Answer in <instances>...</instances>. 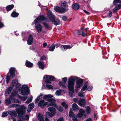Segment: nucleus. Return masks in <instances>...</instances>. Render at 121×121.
I'll list each match as a JSON object with an SVG mask.
<instances>
[{"label": "nucleus", "mask_w": 121, "mask_h": 121, "mask_svg": "<svg viewBox=\"0 0 121 121\" xmlns=\"http://www.w3.org/2000/svg\"><path fill=\"white\" fill-rule=\"evenodd\" d=\"M53 97V96L51 95H44L43 98L44 99H47V101L50 103L49 104L48 102H44V100H41L39 102L38 105L42 108H43L44 106L48 105V106H54L55 108H57L56 104L55 103V100L53 99L50 98Z\"/></svg>", "instance_id": "1"}, {"label": "nucleus", "mask_w": 121, "mask_h": 121, "mask_svg": "<svg viewBox=\"0 0 121 121\" xmlns=\"http://www.w3.org/2000/svg\"><path fill=\"white\" fill-rule=\"evenodd\" d=\"M26 108L24 106L21 105L20 108L16 109V111L18 114L17 121H23L24 120L25 117L23 115L25 113Z\"/></svg>", "instance_id": "2"}, {"label": "nucleus", "mask_w": 121, "mask_h": 121, "mask_svg": "<svg viewBox=\"0 0 121 121\" xmlns=\"http://www.w3.org/2000/svg\"><path fill=\"white\" fill-rule=\"evenodd\" d=\"M74 81L75 78L73 77H71L69 79L68 87L70 91L69 92V95L71 97L73 96V86L74 84Z\"/></svg>", "instance_id": "3"}, {"label": "nucleus", "mask_w": 121, "mask_h": 121, "mask_svg": "<svg viewBox=\"0 0 121 121\" xmlns=\"http://www.w3.org/2000/svg\"><path fill=\"white\" fill-rule=\"evenodd\" d=\"M48 16L50 19V20L53 22L54 24L56 25L59 23V21L58 19H55V17L53 15L52 12L50 10L48 11L47 13Z\"/></svg>", "instance_id": "4"}, {"label": "nucleus", "mask_w": 121, "mask_h": 121, "mask_svg": "<svg viewBox=\"0 0 121 121\" xmlns=\"http://www.w3.org/2000/svg\"><path fill=\"white\" fill-rule=\"evenodd\" d=\"M19 92L22 95H26L28 94L30 91L28 86L26 85H24L22 86V88L19 90Z\"/></svg>", "instance_id": "5"}, {"label": "nucleus", "mask_w": 121, "mask_h": 121, "mask_svg": "<svg viewBox=\"0 0 121 121\" xmlns=\"http://www.w3.org/2000/svg\"><path fill=\"white\" fill-rule=\"evenodd\" d=\"M48 110L49 112H47L46 113V115L47 117H52L54 116L56 113V109L52 107L48 108Z\"/></svg>", "instance_id": "6"}, {"label": "nucleus", "mask_w": 121, "mask_h": 121, "mask_svg": "<svg viewBox=\"0 0 121 121\" xmlns=\"http://www.w3.org/2000/svg\"><path fill=\"white\" fill-rule=\"evenodd\" d=\"M44 78L46 79L45 82L47 83H50L51 81H54L55 79L54 77L50 76L45 75Z\"/></svg>", "instance_id": "7"}, {"label": "nucleus", "mask_w": 121, "mask_h": 121, "mask_svg": "<svg viewBox=\"0 0 121 121\" xmlns=\"http://www.w3.org/2000/svg\"><path fill=\"white\" fill-rule=\"evenodd\" d=\"M54 10L57 12L63 13L66 12L67 10L63 8H60V7L56 6L54 8Z\"/></svg>", "instance_id": "8"}, {"label": "nucleus", "mask_w": 121, "mask_h": 121, "mask_svg": "<svg viewBox=\"0 0 121 121\" xmlns=\"http://www.w3.org/2000/svg\"><path fill=\"white\" fill-rule=\"evenodd\" d=\"M87 30L85 29L81 28V30L78 31V35H81L83 36H85L86 34Z\"/></svg>", "instance_id": "9"}, {"label": "nucleus", "mask_w": 121, "mask_h": 121, "mask_svg": "<svg viewBox=\"0 0 121 121\" xmlns=\"http://www.w3.org/2000/svg\"><path fill=\"white\" fill-rule=\"evenodd\" d=\"M45 18L43 16L39 17L35 20V22L36 23L41 22V21L45 19Z\"/></svg>", "instance_id": "10"}, {"label": "nucleus", "mask_w": 121, "mask_h": 121, "mask_svg": "<svg viewBox=\"0 0 121 121\" xmlns=\"http://www.w3.org/2000/svg\"><path fill=\"white\" fill-rule=\"evenodd\" d=\"M83 82V80L81 79H79L77 81L76 83V87L77 88H79L82 85Z\"/></svg>", "instance_id": "11"}, {"label": "nucleus", "mask_w": 121, "mask_h": 121, "mask_svg": "<svg viewBox=\"0 0 121 121\" xmlns=\"http://www.w3.org/2000/svg\"><path fill=\"white\" fill-rule=\"evenodd\" d=\"M85 112L84 110L82 109H80L79 110V113L77 115L79 117H81L84 115V117L85 118L86 115L85 114H84V113H85Z\"/></svg>", "instance_id": "12"}, {"label": "nucleus", "mask_w": 121, "mask_h": 121, "mask_svg": "<svg viewBox=\"0 0 121 121\" xmlns=\"http://www.w3.org/2000/svg\"><path fill=\"white\" fill-rule=\"evenodd\" d=\"M33 39L32 36L31 35H29L27 41L28 44L29 45L33 43Z\"/></svg>", "instance_id": "13"}, {"label": "nucleus", "mask_w": 121, "mask_h": 121, "mask_svg": "<svg viewBox=\"0 0 121 121\" xmlns=\"http://www.w3.org/2000/svg\"><path fill=\"white\" fill-rule=\"evenodd\" d=\"M67 78H63V81L64 82H60L59 83V85L61 86H62L63 87H66L65 83L66 82Z\"/></svg>", "instance_id": "14"}, {"label": "nucleus", "mask_w": 121, "mask_h": 121, "mask_svg": "<svg viewBox=\"0 0 121 121\" xmlns=\"http://www.w3.org/2000/svg\"><path fill=\"white\" fill-rule=\"evenodd\" d=\"M72 47V46L70 45H62L61 47V49L63 51L65 50L68 49H70Z\"/></svg>", "instance_id": "15"}, {"label": "nucleus", "mask_w": 121, "mask_h": 121, "mask_svg": "<svg viewBox=\"0 0 121 121\" xmlns=\"http://www.w3.org/2000/svg\"><path fill=\"white\" fill-rule=\"evenodd\" d=\"M15 70V69L14 68H10L9 72L10 77L11 78H13L14 77V73Z\"/></svg>", "instance_id": "16"}, {"label": "nucleus", "mask_w": 121, "mask_h": 121, "mask_svg": "<svg viewBox=\"0 0 121 121\" xmlns=\"http://www.w3.org/2000/svg\"><path fill=\"white\" fill-rule=\"evenodd\" d=\"M34 104L33 103H31L28 105V109L27 110L28 112H30L31 109H33L34 107Z\"/></svg>", "instance_id": "17"}, {"label": "nucleus", "mask_w": 121, "mask_h": 121, "mask_svg": "<svg viewBox=\"0 0 121 121\" xmlns=\"http://www.w3.org/2000/svg\"><path fill=\"white\" fill-rule=\"evenodd\" d=\"M78 104L80 106L84 107L85 104V99H80V100L78 102Z\"/></svg>", "instance_id": "18"}, {"label": "nucleus", "mask_w": 121, "mask_h": 121, "mask_svg": "<svg viewBox=\"0 0 121 121\" xmlns=\"http://www.w3.org/2000/svg\"><path fill=\"white\" fill-rule=\"evenodd\" d=\"M37 64L38 65L39 68L40 69H43L44 68V64L40 61H39L37 63Z\"/></svg>", "instance_id": "19"}, {"label": "nucleus", "mask_w": 121, "mask_h": 121, "mask_svg": "<svg viewBox=\"0 0 121 121\" xmlns=\"http://www.w3.org/2000/svg\"><path fill=\"white\" fill-rule=\"evenodd\" d=\"M8 114L10 115L16 117L17 116V113L15 111L11 110L8 111Z\"/></svg>", "instance_id": "20"}, {"label": "nucleus", "mask_w": 121, "mask_h": 121, "mask_svg": "<svg viewBox=\"0 0 121 121\" xmlns=\"http://www.w3.org/2000/svg\"><path fill=\"white\" fill-rule=\"evenodd\" d=\"M43 116L42 114L39 113L37 116L38 119L40 121H44Z\"/></svg>", "instance_id": "21"}, {"label": "nucleus", "mask_w": 121, "mask_h": 121, "mask_svg": "<svg viewBox=\"0 0 121 121\" xmlns=\"http://www.w3.org/2000/svg\"><path fill=\"white\" fill-rule=\"evenodd\" d=\"M121 8V4H119L117 5L116 7L113 9V11L114 13L117 12Z\"/></svg>", "instance_id": "22"}, {"label": "nucleus", "mask_w": 121, "mask_h": 121, "mask_svg": "<svg viewBox=\"0 0 121 121\" xmlns=\"http://www.w3.org/2000/svg\"><path fill=\"white\" fill-rule=\"evenodd\" d=\"M72 7L74 10H77L79 9V6L78 4L75 3L72 5Z\"/></svg>", "instance_id": "23"}, {"label": "nucleus", "mask_w": 121, "mask_h": 121, "mask_svg": "<svg viewBox=\"0 0 121 121\" xmlns=\"http://www.w3.org/2000/svg\"><path fill=\"white\" fill-rule=\"evenodd\" d=\"M36 28L37 31L39 33L41 32L42 30V26L41 25L39 24H38Z\"/></svg>", "instance_id": "24"}, {"label": "nucleus", "mask_w": 121, "mask_h": 121, "mask_svg": "<svg viewBox=\"0 0 121 121\" xmlns=\"http://www.w3.org/2000/svg\"><path fill=\"white\" fill-rule=\"evenodd\" d=\"M26 65L27 67H31L33 66V64L32 63L27 60L26 61Z\"/></svg>", "instance_id": "25"}, {"label": "nucleus", "mask_w": 121, "mask_h": 121, "mask_svg": "<svg viewBox=\"0 0 121 121\" xmlns=\"http://www.w3.org/2000/svg\"><path fill=\"white\" fill-rule=\"evenodd\" d=\"M13 5L12 4L7 6L6 7V9L7 11H10L12 10L14 7Z\"/></svg>", "instance_id": "26"}, {"label": "nucleus", "mask_w": 121, "mask_h": 121, "mask_svg": "<svg viewBox=\"0 0 121 121\" xmlns=\"http://www.w3.org/2000/svg\"><path fill=\"white\" fill-rule=\"evenodd\" d=\"M33 97H30L25 102V104H28L31 102L32 100Z\"/></svg>", "instance_id": "27"}, {"label": "nucleus", "mask_w": 121, "mask_h": 121, "mask_svg": "<svg viewBox=\"0 0 121 121\" xmlns=\"http://www.w3.org/2000/svg\"><path fill=\"white\" fill-rule=\"evenodd\" d=\"M12 85L13 86H18V87H19L20 85L19 83H18L17 82H15L14 81H13Z\"/></svg>", "instance_id": "28"}, {"label": "nucleus", "mask_w": 121, "mask_h": 121, "mask_svg": "<svg viewBox=\"0 0 121 121\" xmlns=\"http://www.w3.org/2000/svg\"><path fill=\"white\" fill-rule=\"evenodd\" d=\"M19 15V14L18 13H17L13 11L11 14L12 16L13 17H16L18 16Z\"/></svg>", "instance_id": "29"}, {"label": "nucleus", "mask_w": 121, "mask_h": 121, "mask_svg": "<svg viewBox=\"0 0 121 121\" xmlns=\"http://www.w3.org/2000/svg\"><path fill=\"white\" fill-rule=\"evenodd\" d=\"M62 92V90L61 89H59L57 90L55 92V94L58 96L60 95Z\"/></svg>", "instance_id": "30"}, {"label": "nucleus", "mask_w": 121, "mask_h": 121, "mask_svg": "<svg viewBox=\"0 0 121 121\" xmlns=\"http://www.w3.org/2000/svg\"><path fill=\"white\" fill-rule=\"evenodd\" d=\"M72 108L74 110H76L78 109V106L76 104L74 103L73 104Z\"/></svg>", "instance_id": "31"}, {"label": "nucleus", "mask_w": 121, "mask_h": 121, "mask_svg": "<svg viewBox=\"0 0 121 121\" xmlns=\"http://www.w3.org/2000/svg\"><path fill=\"white\" fill-rule=\"evenodd\" d=\"M20 106V105L18 104H14L11 105L10 108H16L19 107Z\"/></svg>", "instance_id": "32"}, {"label": "nucleus", "mask_w": 121, "mask_h": 121, "mask_svg": "<svg viewBox=\"0 0 121 121\" xmlns=\"http://www.w3.org/2000/svg\"><path fill=\"white\" fill-rule=\"evenodd\" d=\"M18 98L22 101H25L28 98V97L26 96L22 97L21 96H19Z\"/></svg>", "instance_id": "33"}, {"label": "nucleus", "mask_w": 121, "mask_h": 121, "mask_svg": "<svg viewBox=\"0 0 121 121\" xmlns=\"http://www.w3.org/2000/svg\"><path fill=\"white\" fill-rule=\"evenodd\" d=\"M55 47V45L54 44L52 45L49 48V51H53Z\"/></svg>", "instance_id": "34"}, {"label": "nucleus", "mask_w": 121, "mask_h": 121, "mask_svg": "<svg viewBox=\"0 0 121 121\" xmlns=\"http://www.w3.org/2000/svg\"><path fill=\"white\" fill-rule=\"evenodd\" d=\"M61 105L65 107V109H66L68 108V105L65 102H62L61 103Z\"/></svg>", "instance_id": "35"}, {"label": "nucleus", "mask_w": 121, "mask_h": 121, "mask_svg": "<svg viewBox=\"0 0 121 121\" xmlns=\"http://www.w3.org/2000/svg\"><path fill=\"white\" fill-rule=\"evenodd\" d=\"M14 101V103L21 104V102L19 100L16 99H13V100Z\"/></svg>", "instance_id": "36"}, {"label": "nucleus", "mask_w": 121, "mask_h": 121, "mask_svg": "<svg viewBox=\"0 0 121 121\" xmlns=\"http://www.w3.org/2000/svg\"><path fill=\"white\" fill-rule=\"evenodd\" d=\"M12 89V88L11 87H9L8 88L6 92V94H7V93L8 94H10Z\"/></svg>", "instance_id": "37"}, {"label": "nucleus", "mask_w": 121, "mask_h": 121, "mask_svg": "<svg viewBox=\"0 0 121 121\" xmlns=\"http://www.w3.org/2000/svg\"><path fill=\"white\" fill-rule=\"evenodd\" d=\"M86 112L88 114L90 113L91 112V110L90 108L89 107H87L86 109Z\"/></svg>", "instance_id": "38"}, {"label": "nucleus", "mask_w": 121, "mask_h": 121, "mask_svg": "<svg viewBox=\"0 0 121 121\" xmlns=\"http://www.w3.org/2000/svg\"><path fill=\"white\" fill-rule=\"evenodd\" d=\"M5 103L7 105H8L11 103V101L9 99H7L5 100Z\"/></svg>", "instance_id": "39"}, {"label": "nucleus", "mask_w": 121, "mask_h": 121, "mask_svg": "<svg viewBox=\"0 0 121 121\" xmlns=\"http://www.w3.org/2000/svg\"><path fill=\"white\" fill-rule=\"evenodd\" d=\"M121 3V0H114L113 2V4L115 5L117 3Z\"/></svg>", "instance_id": "40"}, {"label": "nucleus", "mask_w": 121, "mask_h": 121, "mask_svg": "<svg viewBox=\"0 0 121 121\" xmlns=\"http://www.w3.org/2000/svg\"><path fill=\"white\" fill-rule=\"evenodd\" d=\"M77 116L74 115L72 117V119L73 121H78L77 119Z\"/></svg>", "instance_id": "41"}, {"label": "nucleus", "mask_w": 121, "mask_h": 121, "mask_svg": "<svg viewBox=\"0 0 121 121\" xmlns=\"http://www.w3.org/2000/svg\"><path fill=\"white\" fill-rule=\"evenodd\" d=\"M67 3L65 2H64L61 5V6L62 7H65L67 6Z\"/></svg>", "instance_id": "42"}, {"label": "nucleus", "mask_w": 121, "mask_h": 121, "mask_svg": "<svg viewBox=\"0 0 121 121\" xmlns=\"http://www.w3.org/2000/svg\"><path fill=\"white\" fill-rule=\"evenodd\" d=\"M87 87V85H84L82 88L81 90V91H85Z\"/></svg>", "instance_id": "43"}, {"label": "nucleus", "mask_w": 121, "mask_h": 121, "mask_svg": "<svg viewBox=\"0 0 121 121\" xmlns=\"http://www.w3.org/2000/svg\"><path fill=\"white\" fill-rule=\"evenodd\" d=\"M6 79L7 83H8L10 80V77L8 75H7L6 77Z\"/></svg>", "instance_id": "44"}, {"label": "nucleus", "mask_w": 121, "mask_h": 121, "mask_svg": "<svg viewBox=\"0 0 121 121\" xmlns=\"http://www.w3.org/2000/svg\"><path fill=\"white\" fill-rule=\"evenodd\" d=\"M46 87L50 89H52L53 88V86H52L48 84L47 85Z\"/></svg>", "instance_id": "45"}, {"label": "nucleus", "mask_w": 121, "mask_h": 121, "mask_svg": "<svg viewBox=\"0 0 121 121\" xmlns=\"http://www.w3.org/2000/svg\"><path fill=\"white\" fill-rule=\"evenodd\" d=\"M11 95L13 96H16L17 95V94L16 92L14 91L12 93Z\"/></svg>", "instance_id": "46"}, {"label": "nucleus", "mask_w": 121, "mask_h": 121, "mask_svg": "<svg viewBox=\"0 0 121 121\" xmlns=\"http://www.w3.org/2000/svg\"><path fill=\"white\" fill-rule=\"evenodd\" d=\"M58 110L60 112H62L63 110V108L61 107H59L57 108Z\"/></svg>", "instance_id": "47"}, {"label": "nucleus", "mask_w": 121, "mask_h": 121, "mask_svg": "<svg viewBox=\"0 0 121 121\" xmlns=\"http://www.w3.org/2000/svg\"><path fill=\"white\" fill-rule=\"evenodd\" d=\"M8 115L7 112H4L2 113V117H5L7 116Z\"/></svg>", "instance_id": "48"}, {"label": "nucleus", "mask_w": 121, "mask_h": 121, "mask_svg": "<svg viewBox=\"0 0 121 121\" xmlns=\"http://www.w3.org/2000/svg\"><path fill=\"white\" fill-rule=\"evenodd\" d=\"M69 116L70 117H73L74 115L73 113L72 112H70L69 113Z\"/></svg>", "instance_id": "49"}, {"label": "nucleus", "mask_w": 121, "mask_h": 121, "mask_svg": "<svg viewBox=\"0 0 121 121\" xmlns=\"http://www.w3.org/2000/svg\"><path fill=\"white\" fill-rule=\"evenodd\" d=\"M78 96L82 97H83L84 96V95H83V93L81 92H79L78 93Z\"/></svg>", "instance_id": "50"}, {"label": "nucleus", "mask_w": 121, "mask_h": 121, "mask_svg": "<svg viewBox=\"0 0 121 121\" xmlns=\"http://www.w3.org/2000/svg\"><path fill=\"white\" fill-rule=\"evenodd\" d=\"M43 95L42 94H40L37 97L39 99H40L42 97Z\"/></svg>", "instance_id": "51"}, {"label": "nucleus", "mask_w": 121, "mask_h": 121, "mask_svg": "<svg viewBox=\"0 0 121 121\" xmlns=\"http://www.w3.org/2000/svg\"><path fill=\"white\" fill-rule=\"evenodd\" d=\"M57 121H64V119L62 117H61L58 119Z\"/></svg>", "instance_id": "52"}, {"label": "nucleus", "mask_w": 121, "mask_h": 121, "mask_svg": "<svg viewBox=\"0 0 121 121\" xmlns=\"http://www.w3.org/2000/svg\"><path fill=\"white\" fill-rule=\"evenodd\" d=\"M63 20L64 21H66L67 19V17L65 16H63L62 18Z\"/></svg>", "instance_id": "53"}, {"label": "nucleus", "mask_w": 121, "mask_h": 121, "mask_svg": "<svg viewBox=\"0 0 121 121\" xmlns=\"http://www.w3.org/2000/svg\"><path fill=\"white\" fill-rule=\"evenodd\" d=\"M43 24L44 25L45 28H48L49 26L48 24L46 23H43Z\"/></svg>", "instance_id": "54"}, {"label": "nucleus", "mask_w": 121, "mask_h": 121, "mask_svg": "<svg viewBox=\"0 0 121 121\" xmlns=\"http://www.w3.org/2000/svg\"><path fill=\"white\" fill-rule=\"evenodd\" d=\"M92 87L91 86H89L87 88V90L88 91H90L92 89Z\"/></svg>", "instance_id": "55"}, {"label": "nucleus", "mask_w": 121, "mask_h": 121, "mask_svg": "<svg viewBox=\"0 0 121 121\" xmlns=\"http://www.w3.org/2000/svg\"><path fill=\"white\" fill-rule=\"evenodd\" d=\"M29 119V116L28 115H26V117H25V119L24 120H28Z\"/></svg>", "instance_id": "56"}, {"label": "nucleus", "mask_w": 121, "mask_h": 121, "mask_svg": "<svg viewBox=\"0 0 121 121\" xmlns=\"http://www.w3.org/2000/svg\"><path fill=\"white\" fill-rule=\"evenodd\" d=\"M112 13L110 11L109 12V14H108V15H107V16L108 17H111L112 16Z\"/></svg>", "instance_id": "57"}, {"label": "nucleus", "mask_w": 121, "mask_h": 121, "mask_svg": "<svg viewBox=\"0 0 121 121\" xmlns=\"http://www.w3.org/2000/svg\"><path fill=\"white\" fill-rule=\"evenodd\" d=\"M39 99L37 97L36 98V99H35V103H37L39 100Z\"/></svg>", "instance_id": "58"}, {"label": "nucleus", "mask_w": 121, "mask_h": 121, "mask_svg": "<svg viewBox=\"0 0 121 121\" xmlns=\"http://www.w3.org/2000/svg\"><path fill=\"white\" fill-rule=\"evenodd\" d=\"M73 100L74 102H77L78 100V99L76 98H73Z\"/></svg>", "instance_id": "59"}, {"label": "nucleus", "mask_w": 121, "mask_h": 121, "mask_svg": "<svg viewBox=\"0 0 121 121\" xmlns=\"http://www.w3.org/2000/svg\"><path fill=\"white\" fill-rule=\"evenodd\" d=\"M4 24L1 22H0V28H2L3 27Z\"/></svg>", "instance_id": "60"}, {"label": "nucleus", "mask_w": 121, "mask_h": 121, "mask_svg": "<svg viewBox=\"0 0 121 121\" xmlns=\"http://www.w3.org/2000/svg\"><path fill=\"white\" fill-rule=\"evenodd\" d=\"M83 11L86 14H90V13L88 12L87 11L85 10H84Z\"/></svg>", "instance_id": "61"}, {"label": "nucleus", "mask_w": 121, "mask_h": 121, "mask_svg": "<svg viewBox=\"0 0 121 121\" xmlns=\"http://www.w3.org/2000/svg\"><path fill=\"white\" fill-rule=\"evenodd\" d=\"M47 45V44L46 43H44L43 44V46L44 47Z\"/></svg>", "instance_id": "62"}, {"label": "nucleus", "mask_w": 121, "mask_h": 121, "mask_svg": "<svg viewBox=\"0 0 121 121\" xmlns=\"http://www.w3.org/2000/svg\"><path fill=\"white\" fill-rule=\"evenodd\" d=\"M45 121H50L49 120V119L47 118H45Z\"/></svg>", "instance_id": "63"}, {"label": "nucleus", "mask_w": 121, "mask_h": 121, "mask_svg": "<svg viewBox=\"0 0 121 121\" xmlns=\"http://www.w3.org/2000/svg\"><path fill=\"white\" fill-rule=\"evenodd\" d=\"M94 116L95 118H96V114H94Z\"/></svg>", "instance_id": "64"}]
</instances>
